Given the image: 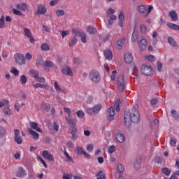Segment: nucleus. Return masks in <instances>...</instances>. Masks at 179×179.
<instances>
[{
    "label": "nucleus",
    "instance_id": "1",
    "mask_svg": "<svg viewBox=\"0 0 179 179\" xmlns=\"http://www.w3.org/2000/svg\"><path fill=\"white\" fill-rule=\"evenodd\" d=\"M141 122L139 112L136 109H132L131 113L129 111L124 112V122L126 125H130L131 122L138 124Z\"/></svg>",
    "mask_w": 179,
    "mask_h": 179
},
{
    "label": "nucleus",
    "instance_id": "2",
    "mask_svg": "<svg viewBox=\"0 0 179 179\" xmlns=\"http://www.w3.org/2000/svg\"><path fill=\"white\" fill-rule=\"evenodd\" d=\"M15 8H17V9L13 8L14 15H16L17 16H23V13H22L20 10H22V12L27 10L28 6L26 3H20L16 4Z\"/></svg>",
    "mask_w": 179,
    "mask_h": 179
},
{
    "label": "nucleus",
    "instance_id": "3",
    "mask_svg": "<svg viewBox=\"0 0 179 179\" xmlns=\"http://www.w3.org/2000/svg\"><path fill=\"white\" fill-rule=\"evenodd\" d=\"M89 78L94 83H99L101 80V76L97 70H92L90 73Z\"/></svg>",
    "mask_w": 179,
    "mask_h": 179
},
{
    "label": "nucleus",
    "instance_id": "4",
    "mask_svg": "<svg viewBox=\"0 0 179 179\" xmlns=\"http://www.w3.org/2000/svg\"><path fill=\"white\" fill-rule=\"evenodd\" d=\"M23 34L27 38H29V43L31 44H34L36 43V39L33 37V34H31V31L30 29L24 27L23 28Z\"/></svg>",
    "mask_w": 179,
    "mask_h": 179
},
{
    "label": "nucleus",
    "instance_id": "5",
    "mask_svg": "<svg viewBox=\"0 0 179 179\" xmlns=\"http://www.w3.org/2000/svg\"><path fill=\"white\" fill-rule=\"evenodd\" d=\"M141 71L143 75H145L147 76H151V75H153V69L150 66H146L144 64L141 66Z\"/></svg>",
    "mask_w": 179,
    "mask_h": 179
},
{
    "label": "nucleus",
    "instance_id": "6",
    "mask_svg": "<svg viewBox=\"0 0 179 179\" xmlns=\"http://www.w3.org/2000/svg\"><path fill=\"white\" fill-rule=\"evenodd\" d=\"M66 121L69 125H71L72 128L71 134H78V129H76V120L66 117Z\"/></svg>",
    "mask_w": 179,
    "mask_h": 179
},
{
    "label": "nucleus",
    "instance_id": "7",
    "mask_svg": "<svg viewBox=\"0 0 179 179\" xmlns=\"http://www.w3.org/2000/svg\"><path fill=\"white\" fill-rule=\"evenodd\" d=\"M117 85L119 92H124L125 89V81L124 80V76H120L118 77Z\"/></svg>",
    "mask_w": 179,
    "mask_h": 179
},
{
    "label": "nucleus",
    "instance_id": "8",
    "mask_svg": "<svg viewBox=\"0 0 179 179\" xmlns=\"http://www.w3.org/2000/svg\"><path fill=\"white\" fill-rule=\"evenodd\" d=\"M101 110V105H96L94 108L87 109V113L89 115H94Z\"/></svg>",
    "mask_w": 179,
    "mask_h": 179
},
{
    "label": "nucleus",
    "instance_id": "9",
    "mask_svg": "<svg viewBox=\"0 0 179 179\" xmlns=\"http://www.w3.org/2000/svg\"><path fill=\"white\" fill-rule=\"evenodd\" d=\"M14 58H15L17 64H19V65H24V64H26V57H24V56H23V55L16 53L14 55Z\"/></svg>",
    "mask_w": 179,
    "mask_h": 179
},
{
    "label": "nucleus",
    "instance_id": "10",
    "mask_svg": "<svg viewBox=\"0 0 179 179\" xmlns=\"http://www.w3.org/2000/svg\"><path fill=\"white\" fill-rule=\"evenodd\" d=\"M14 140L17 145H22L23 143V138L20 136V131L19 129H14Z\"/></svg>",
    "mask_w": 179,
    "mask_h": 179
},
{
    "label": "nucleus",
    "instance_id": "11",
    "mask_svg": "<svg viewBox=\"0 0 179 179\" xmlns=\"http://www.w3.org/2000/svg\"><path fill=\"white\" fill-rule=\"evenodd\" d=\"M15 176L18 177V178H24V177L27 176V171L22 166H20L18 167Z\"/></svg>",
    "mask_w": 179,
    "mask_h": 179
},
{
    "label": "nucleus",
    "instance_id": "12",
    "mask_svg": "<svg viewBox=\"0 0 179 179\" xmlns=\"http://www.w3.org/2000/svg\"><path fill=\"white\" fill-rule=\"evenodd\" d=\"M139 40L138 41V47L142 51H145L148 45V41L143 37L139 38Z\"/></svg>",
    "mask_w": 179,
    "mask_h": 179
},
{
    "label": "nucleus",
    "instance_id": "13",
    "mask_svg": "<svg viewBox=\"0 0 179 179\" xmlns=\"http://www.w3.org/2000/svg\"><path fill=\"white\" fill-rule=\"evenodd\" d=\"M47 13V8L43 4L38 5L36 15H45Z\"/></svg>",
    "mask_w": 179,
    "mask_h": 179
},
{
    "label": "nucleus",
    "instance_id": "14",
    "mask_svg": "<svg viewBox=\"0 0 179 179\" xmlns=\"http://www.w3.org/2000/svg\"><path fill=\"white\" fill-rule=\"evenodd\" d=\"M42 156L44 159H47L49 162H54V157L52 154L50 153L48 150H44L42 152Z\"/></svg>",
    "mask_w": 179,
    "mask_h": 179
},
{
    "label": "nucleus",
    "instance_id": "15",
    "mask_svg": "<svg viewBox=\"0 0 179 179\" xmlns=\"http://www.w3.org/2000/svg\"><path fill=\"white\" fill-rule=\"evenodd\" d=\"M115 115V111L114 110V108L113 106L110 107L108 110L107 117L108 121H113L114 120V116Z\"/></svg>",
    "mask_w": 179,
    "mask_h": 179
},
{
    "label": "nucleus",
    "instance_id": "16",
    "mask_svg": "<svg viewBox=\"0 0 179 179\" xmlns=\"http://www.w3.org/2000/svg\"><path fill=\"white\" fill-rule=\"evenodd\" d=\"M36 65L37 68H43L44 66V60L43 59V55H38L36 57Z\"/></svg>",
    "mask_w": 179,
    "mask_h": 179
},
{
    "label": "nucleus",
    "instance_id": "17",
    "mask_svg": "<svg viewBox=\"0 0 179 179\" xmlns=\"http://www.w3.org/2000/svg\"><path fill=\"white\" fill-rule=\"evenodd\" d=\"M29 125H30L31 129H34L35 131H36V132L43 134V130H41V129H40V127H38V124H37L36 122H31L29 123Z\"/></svg>",
    "mask_w": 179,
    "mask_h": 179
},
{
    "label": "nucleus",
    "instance_id": "18",
    "mask_svg": "<svg viewBox=\"0 0 179 179\" xmlns=\"http://www.w3.org/2000/svg\"><path fill=\"white\" fill-rule=\"evenodd\" d=\"M115 139L120 143H124V142H125V136L122 133L117 132L115 136Z\"/></svg>",
    "mask_w": 179,
    "mask_h": 179
},
{
    "label": "nucleus",
    "instance_id": "19",
    "mask_svg": "<svg viewBox=\"0 0 179 179\" xmlns=\"http://www.w3.org/2000/svg\"><path fill=\"white\" fill-rule=\"evenodd\" d=\"M6 106V107H4L2 109L3 114H5L6 115H12V114H13V111H12V109H10V106H9V103Z\"/></svg>",
    "mask_w": 179,
    "mask_h": 179
},
{
    "label": "nucleus",
    "instance_id": "20",
    "mask_svg": "<svg viewBox=\"0 0 179 179\" xmlns=\"http://www.w3.org/2000/svg\"><path fill=\"white\" fill-rule=\"evenodd\" d=\"M28 132H29L30 135H31L34 141H38V138L40 136V134H38V133L36 132L31 129H28Z\"/></svg>",
    "mask_w": 179,
    "mask_h": 179
},
{
    "label": "nucleus",
    "instance_id": "21",
    "mask_svg": "<svg viewBox=\"0 0 179 179\" xmlns=\"http://www.w3.org/2000/svg\"><path fill=\"white\" fill-rule=\"evenodd\" d=\"M124 61L127 64H131L134 61V57H132V54L127 52L124 55Z\"/></svg>",
    "mask_w": 179,
    "mask_h": 179
},
{
    "label": "nucleus",
    "instance_id": "22",
    "mask_svg": "<svg viewBox=\"0 0 179 179\" xmlns=\"http://www.w3.org/2000/svg\"><path fill=\"white\" fill-rule=\"evenodd\" d=\"M62 73L64 75H68L69 76H73V73H72V70H71L69 67L62 69Z\"/></svg>",
    "mask_w": 179,
    "mask_h": 179
},
{
    "label": "nucleus",
    "instance_id": "23",
    "mask_svg": "<svg viewBox=\"0 0 179 179\" xmlns=\"http://www.w3.org/2000/svg\"><path fill=\"white\" fill-rule=\"evenodd\" d=\"M169 15L171 20H173V22H177V20H178V15H177V13L176 12V10H173L170 11Z\"/></svg>",
    "mask_w": 179,
    "mask_h": 179
},
{
    "label": "nucleus",
    "instance_id": "24",
    "mask_svg": "<svg viewBox=\"0 0 179 179\" xmlns=\"http://www.w3.org/2000/svg\"><path fill=\"white\" fill-rule=\"evenodd\" d=\"M143 36H138V32L136 31H134L131 36V42L132 43H136V41H139V38H142Z\"/></svg>",
    "mask_w": 179,
    "mask_h": 179
},
{
    "label": "nucleus",
    "instance_id": "25",
    "mask_svg": "<svg viewBox=\"0 0 179 179\" xmlns=\"http://www.w3.org/2000/svg\"><path fill=\"white\" fill-rule=\"evenodd\" d=\"M126 40L127 39H125V38H120L117 41V47L118 50H121V48H122V47H124Z\"/></svg>",
    "mask_w": 179,
    "mask_h": 179
},
{
    "label": "nucleus",
    "instance_id": "26",
    "mask_svg": "<svg viewBox=\"0 0 179 179\" xmlns=\"http://www.w3.org/2000/svg\"><path fill=\"white\" fill-rule=\"evenodd\" d=\"M104 57H106V59L111 61L113 59V52L110 50H107L104 52Z\"/></svg>",
    "mask_w": 179,
    "mask_h": 179
},
{
    "label": "nucleus",
    "instance_id": "27",
    "mask_svg": "<svg viewBox=\"0 0 179 179\" xmlns=\"http://www.w3.org/2000/svg\"><path fill=\"white\" fill-rule=\"evenodd\" d=\"M166 26L171 30H179V25L177 24L171 23V22H168L166 24Z\"/></svg>",
    "mask_w": 179,
    "mask_h": 179
},
{
    "label": "nucleus",
    "instance_id": "28",
    "mask_svg": "<svg viewBox=\"0 0 179 179\" xmlns=\"http://www.w3.org/2000/svg\"><path fill=\"white\" fill-rule=\"evenodd\" d=\"M53 66H55V64L51 60H47L43 63V68H53Z\"/></svg>",
    "mask_w": 179,
    "mask_h": 179
},
{
    "label": "nucleus",
    "instance_id": "29",
    "mask_svg": "<svg viewBox=\"0 0 179 179\" xmlns=\"http://www.w3.org/2000/svg\"><path fill=\"white\" fill-rule=\"evenodd\" d=\"M54 87H55L57 93H64V90H62V88H61V86H59L57 81L55 82Z\"/></svg>",
    "mask_w": 179,
    "mask_h": 179
},
{
    "label": "nucleus",
    "instance_id": "30",
    "mask_svg": "<svg viewBox=\"0 0 179 179\" xmlns=\"http://www.w3.org/2000/svg\"><path fill=\"white\" fill-rule=\"evenodd\" d=\"M117 170L120 172L119 178L121 179V178L122 177V175L124 173L125 168L124 167V166H122V164H117Z\"/></svg>",
    "mask_w": 179,
    "mask_h": 179
},
{
    "label": "nucleus",
    "instance_id": "31",
    "mask_svg": "<svg viewBox=\"0 0 179 179\" xmlns=\"http://www.w3.org/2000/svg\"><path fill=\"white\" fill-rule=\"evenodd\" d=\"M76 43H78V37H76V36H74L71 39H70L69 42V47H73V45H75Z\"/></svg>",
    "mask_w": 179,
    "mask_h": 179
},
{
    "label": "nucleus",
    "instance_id": "32",
    "mask_svg": "<svg viewBox=\"0 0 179 179\" xmlns=\"http://www.w3.org/2000/svg\"><path fill=\"white\" fill-rule=\"evenodd\" d=\"M168 43L172 47H177V43H176V40H174V38L171 36L168 37Z\"/></svg>",
    "mask_w": 179,
    "mask_h": 179
},
{
    "label": "nucleus",
    "instance_id": "33",
    "mask_svg": "<svg viewBox=\"0 0 179 179\" xmlns=\"http://www.w3.org/2000/svg\"><path fill=\"white\" fill-rule=\"evenodd\" d=\"M29 75L31 78H34V79H36L38 78L39 73L38 71L33 69L29 71Z\"/></svg>",
    "mask_w": 179,
    "mask_h": 179
},
{
    "label": "nucleus",
    "instance_id": "34",
    "mask_svg": "<svg viewBox=\"0 0 179 179\" xmlns=\"http://www.w3.org/2000/svg\"><path fill=\"white\" fill-rule=\"evenodd\" d=\"M86 33L83 32L80 34V38L81 39V43H83V44H86L87 43V39L86 38Z\"/></svg>",
    "mask_w": 179,
    "mask_h": 179
},
{
    "label": "nucleus",
    "instance_id": "35",
    "mask_svg": "<svg viewBox=\"0 0 179 179\" xmlns=\"http://www.w3.org/2000/svg\"><path fill=\"white\" fill-rule=\"evenodd\" d=\"M75 152L76 153H77V155H83V152H85V150H83V148L80 146H77L75 148Z\"/></svg>",
    "mask_w": 179,
    "mask_h": 179
},
{
    "label": "nucleus",
    "instance_id": "36",
    "mask_svg": "<svg viewBox=\"0 0 179 179\" xmlns=\"http://www.w3.org/2000/svg\"><path fill=\"white\" fill-rule=\"evenodd\" d=\"M55 13L59 17H61L62 16H65V10H64L63 9L57 10L55 11Z\"/></svg>",
    "mask_w": 179,
    "mask_h": 179
},
{
    "label": "nucleus",
    "instance_id": "37",
    "mask_svg": "<svg viewBox=\"0 0 179 179\" xmlns=\"http://www.w3.org/2000/svg\"><path fill=\"white\" fill-rule=\"evenodd\" d=\"M41 49L42 51H50V45L47 43H43L41 46Z\"/></svg>",
    "mask_w": 179,
    "mask_h": 179
},
{
    "label": "nucleus",
    "instance_id": "38",
    "mask_svg": "<svg viewBox=\"0 0 179 179\" xmlns=\"http://www.w3.org/2000/svg\"><path fill=\"white\" fill-rule=\"evenodd\" d=\"M162 174H164V176H170L171 174V170L169 169L167 167H165L162 169Z\"/></svg>",
    "mask_w": 179,
    "mask_h": 179
},
{
    "label": "nucleus",
    "instance_id": "39",
    "mask_svg": "<svg viewBox=\"0 0 179 179\" xmlns=\"http://www.w3.org/2000/svg\"><path fill=\"white\" fill-rule=\"evenodd\" d=\"M0 29H5V16L3 15L0 17Z\"/></svg>",
    "mask_w": 179,
    "mask_h": 179
},
{
    "label": "nucleus",
    "instance_id": "40",
    "mask_svg": "<svg viewBox=\"0 0 179 179\" xmlns=\"http://www.w3.org/2000/svg\"><path fill=\"white\" fill-rule=\"evenodd\" d=\"M87 31L88 33H90V34H96V33H97V30L91 26L87 27Z\"/></svg>",
    "mask_w": 179,
    "mask_h": 179
},
{
    "label": "nucleus",
    "instance_id": "41",
    "mask_svg": "<svg viewBox=\"0 0 179 179\" xmlns=\"http://www.w3.org/2000/svg\"><path fill=\"white\" fill-rule=\"evenodd\" d=\"M20 82L22 83V85H26V83H27V77H26L24 75H22L20 78Z\"/></svg>",
    "mask_w": 179,
    "mask_h": 179
},
{
    "label": "nucleus",
    "instance_id": "42",
    "mask_svg": "<svg viewBox=\"0 0 179 179\" xmlns=\"http://www.w3.org/2000/svg\"><path fill=\"white\" fill-rule=\"evenodd\" d=\"M117 150V148H115V145H110L108 148V152L109 155H112V153H114Z\"/></svg>",
    "mask_w": 179,
    "mask_h": 179
},
{
    "label": "nucleus",
    "instance_id": "43",
    "mask_svg": "<svg viewBox=\"0 0 179 179\" xmlns=\"http://www.w3.org/2000/svg\"><path fill=\"white\" fill-rule=\"evenodd\" d=\"M6 106H9V101L4 99L0 101V108L5 107Z\"/></svg>",
    "mask_w": 179,
    "mask_h": 179
},
{
    "label": "nucleus",
    "instance_id": "44",
    "mask_svg": "<svg viewBox=\"0 0 179 179\" xmlns=\"http://www.w3.org/2000/svg\"><path fill=\"white\" fill-rule=\"evenodd\" d=\"M72 33L74 34V36H79V37L80 36L81 33H83V31H79V29H72Z\"/></svg>",
    "mask_w": 179,
    "mask_h": 179
},
{
    "label": "nucleus",
    "instance_id": "45",
    "mask_svg": "<svg viewBox=\"0 0 179 179\" xmlns=\"http://www.w3.org/2000/svg\"><path fill=\"white\" fill-rule=\"evenodd\" d=\"M64 155L69 162H73V159H72V157L69 156V153H68L66 150L64 151Z\"/></svg>",
    "mask_w": 179,
    "mask_h": 179
},
{
    "label": "nucleus",
    "instance_id": "46",
    "mask_svg": "<svg viewBox=\"0 0 179 179\" xmlns=\"http://www.w3.org/2000/svg\"><path fill=\"white\" fill-rule=\"evenodd\" d=\"M118 19L120 21L123 22L124 19H125V15L124 14V11L121 10L118 15Z\"/></svg>",
    "mask_w": 179,
    "mask_h": 179
},
{
    "label": "nucleus",
    "instance_id": "47",
    "mask_svg": "<svg viewBox=\"0 0 179 179\" xmlns=\"http://www.w3.org/2000/svg\"><path fill=\"white\" fill-rule=\"evenodd\" d=\"M34 87H35V89H37L38 87H41V89H44L47 87V85L44 84H41V83H36L34 85Z\"/></svg>",
    "mask_w": 179,
    "mask_h": 179
},
{
    "label": "nucleus",
    "instance_id": "48",
    "mask_svg": "<svg viewBox=\"0 0 179 179\" xmlns=\"http://www.w3.org/2000/svg\"><path fill=\"white\" fill-rule=\"evenodd\" d=\"M76 115L78 118H84L85 117V112L82 110H78L76 113Z\"/></svg>",
    "mask_w": 179,
    "mask_h": 179
},
{
    "label": "nucleus",
    "instance_id": "49",
    "mask_svg": "<svg viewBox=\"0 0 179 179\" xmlns=\"http://www.w3.org/2000/svg\"><path fill=\"white\" fill-rule=\"evenodd\" d=\"M120 104H121V101L120 99H117V101L115 103V108L116 111H120Z\"/></svg>",
    "mask_w": 179,
    "mask_h": 179
},
{
    "label": "nucleus",
    "instance_id": "50",
    "mask_svg": "<svg viewBox=\"0 0 179 179\" xmlns=\"http://www.w3.org/2000/svg\"><path fill=\"white\" fill-rule=\"evenodd\" d=\"M10 73H13L14 76H17L19 75V70L15 69V67H12Z\"/></svg>",
    "mask_w": 179,
    "mask_h": 179
},
{
    "label": "nucleus",
    "instance_id": "51",
    "mask_svg": "<svg viewBox=\"0 0 179 179\" xmlns=\"http://www.w3.org/2000/svg\"><path fill=\"white\" fill-rule=\"evenodd\" d=\"M171 113L174 120H178V114L177 113V111L176 110H172Z\"/></svg>",
    "mask_w": 179,
    "mask_h": 179
},
{
    "label": "nucleus",
    "instance_id": "52",
    "mask_svg": "<svg viewBox=\"0 0 179 179\" xmlns=\"http://www.w3.org/2000/svg\"><path fill=\"white\" fill-rule=\"evenodd\" d=\"M169 143H170L171 146L176 148V146H177V140L174 139V138H170Z\"/></svg>",
    "mask_w": 179,
    "mask_h": 179
},
{
    "label": "nucleus",
    "instance_id": "53",
    "mask_svg": "<svg viewBox=\"0 0 179 179\" xmlns=\"http://www.w3.org/2000/svg\"><path fill=\"white\" fill-rule=\"evenodd\" d=\"M138 10L139 12H141V13H145L148 10L146 9V7L145 6H139Z\"/></svg>",
    "mask_w": 179,
    "mask_h": 179
},
{
    "label": "nucleus",
    "instance_id": "54",
    "mask_svg": "<svg viewBox=\"0 0 179 179\" xmlns=\"http://www.w3.org/2000/svg\"><path fill=\"white\" fill-rule=\"evenodd\" d=\"M114 13H115V10L110 8L108 9L107 10V14H106V16H110L111 15H114Z\"/></svg>",
    "mask_w": 179,
    "mask_h": 179
},
{
    "label": "nucleus",
    "instance_id": "55",
    "mask_svg": "<svg viewBox=\"0 0 179 179\" xmlns=\"http://www.w3.org/2000/svg\"><path fill=\"white\" fill-rule=\"evenodd\" d=\"M36 82H39L40 83H44L45 82V78L44 77H40L38 76V78L35 79Z\"/></svg>",
    "mask_w": 179,
    "mask_h": 179
},
{
    "label": "nucleus",
    "instance_id": "56",
    "mask_svg": "<svg viewBox=\"0 0 179 179\" xmlns=\"http://www.w3.org/2000/svg\"><path fill=\"white\" fill-rule=\"evenodd\" d=\"M93 149H94V145L93 144H87V150L88 152H92Z\"/></svg>",
    "mask_w": 179,
    "mask_h": 179
},
{
    "label": "nucleus",
    "instance_id": "57",
    "mask_svg": "<svg viewBox=\"0 0 179 179\" xmlns=\"http://www.w3.org/2000/svg\"><path fill=\"white\" fill-rule=\"evenodd\" d=\"M60 33L62 38H65L69 34V31H62Z\"/></svg>",
    "mask_w": 179,
    "mask_h": 179
},
{
    "label": "nucleus",
    "instance_id": "58",
    "mask_svg": "<svg viewBox=\"0 0 179 179\" xmlns=\"http://www.w3.org/2000/svg\"><path fill=\"white\" fill-rule=\"evenodd\" d=\"M64 113H66L68 115V116L66 117V118H71V110H69V108H64Z\"/></svg>",
    "mask_w": 179,
    "mask_h": 179
},
{
    "label": "nucleus",
    "instance_id": "59",
    "mask_svg": "<svg viewBox=\"0 0 179 179\" xmlns=\"http://www.w3.org/2000/svg\"><path fill=\"white\" fill-rule=\"evenodd\" d=\"M140 30H141V33H146V25L141 24L140 26Z\"/></svg>",
    "mask_w": 179,
    "mask_h": 179
},
{
    "label": "nucleus",
    "instance_id": "60",
    "mask_svg": "<svg viewBox=\"0 0 179 179\" xmlns=\"http://www.w3.org/2000/svg\"><path fill=\"white\" fill-rule=\"evenodd\" d=\"M145 59H148V61H150L151 62H153L155 61V56L153 55H149L145 57Z\"/></svg>",
    "mask_w": 179,
    "mask_h": 179
},
{
    "label": "nucleus",
    "instance_id": "61",
    "mask_svg": "<svg viewBox=\"0 0 179 179\" xmlns=\"http://www.w3.org/2000/svg\"><path fill=\"white\" fill-rule=\"evenodd\" d=\"M107 17H109V20H117V15L113 14V15H106Z\"/></svg>",
    "mask_w": 179,
    "mask_h": 179
},
{
    "label": "nucleus",
    "instance_id": "62",
    "mask_svg": "<svg viewBox=\"0 0 179 179\" xmlns=\"http://www.w3.org/2000/svg\"><path fill=\"white\" fill-rule=\"evenodd\" d=\"M68 148H70V149H73V148H75V144H73V143L72 141H69L66 143Z\"/></svg>",
    "mask_w": 179,
    "mask_h": 179
},
{
    "label": "nucleus",
    "instance_id": "63",
    "mask_svg": "<svg viewBox=\"0 0 179 179\" xmlns=\"http://www.w3.org/2000/svg\"><path fill=\"white\" fill-rule=\"evenodd\" d=\"M72 177H73L72 174L65 173L63 175V179H71L72 178Z\"/></svg>",
    "mask_w": 179,
    "mask_h": 179
},
{
    "label": "nucleus",
    "instance_id": "64",
    "mask_svg": "<svg viewBox=\"0 0 179 179\" xmlns=\"http://www.w3.org/2000/svg\"><path fill=\"white\" fill-rule=\"evenodd\" d=\"M25 57L27 59H28V61H30V59L33 58V55H31V53L28 52L25 55Z\"/></svg>",
    "mask_w": 179,
    "mask_h": 179
}]
</instances>
